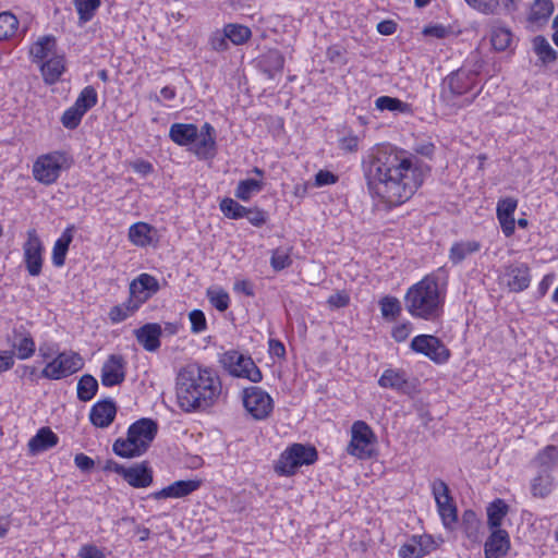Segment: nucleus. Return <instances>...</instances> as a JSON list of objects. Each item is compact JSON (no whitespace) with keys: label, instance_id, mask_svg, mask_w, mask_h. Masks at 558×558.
I'll return each instance as SVG.
<instances>
[{"label":"nucleus","instance_id":"864d4df0","mask_svg":"<svg viewBox=\"0 0 558 558\" xmlns=\"http://www.w3.org/2000/svg\"><path fill=\"white\" fill-rule=\"evenodd\" d=\"M271 267L279 271L290 266L291 258L289 256L288 250L284 248H277L272 252L271 258H270Z\"/></svg>","mask_w":558,"mask_h":558},{"label":"nucleus","instance_id":"412c9836","mask_svg":"<svg viewBox=\"0 0 558 558\" xmlns=\"http://www.w3.org/2000/svg\"><path fill=\"white\" fill-rule=\"evenodd\" d=\"M505 278L510 291L521 292L530 286V268L525 264L511 265L506 268Z\"/></svg>","mask_w":558,"mask_h":558},{"label":"nucleus","instance_id":"69168bd1","mask_svg":"<svg viewBox=\"0 0 558 558\" xmlns=\"http://www.w3.org/2000/svg\"><path fill=\"white\" fill-rule=\"evenodd\" d=\"M336 181L337 177L333 173L326 170H320L315 175V185L317 186L333 184L336 183Z\"/></svg>","mask_w":558,"mask_h":558},{"label":"nucleus","instance_id":"a18cd8bd","mask_svg":"<svg viewBox=\"0 0 558 558\" xmlns=\"http://www.w3.org/2000/svg\"><path fill=\"white\" fill-rule=\"evenodd\" d=\"M229 40L234 45H242L251 37V29L239 24H228L225 26Z\"/></svg>","mask_w":558,"mask_h":558},{"label":"nucleus","instance_id":"f8f14e48","mask_svg":"<svg viewBox=\"0 0 558 558\" xmlns=\"http://www.w3.org/2000/svg\"><path fill=\"white\" fill-rule=\"evenodd\" d=\"M43 243L35 229L27 231V240L23 244L24 262L28 274L37 277L43 266Z\"/></svg>","mask_w":558,"mask_h":558},{"label":"nucleus","instance_id":"e433bc0d","mask_svg":"<svg viewBox=\"0 0 558 558\" xmlns=\"http://www.w3.org/2000/svg\"><path fill=\"white\" fill-rule=\"evenodd\" d=\"M56 40L52 36H44L39 38L29 49V53L34 61H41L48 58L52 52Z\"/></svg>","mask_w":558,"mask_h":558},{"label":"nucleus","instance_id":"9b49d317","mask_svg":"<svg viewBox=\"0 0 558 558\" xmlns=\"http://www.w3.org/2000/svg\"><path fill=\"white\" fill-rule=\"evenodd\" d=\"M411 349L424 354L436 363L446 362L450 357V351L440 340L430 335H420L412 339Z\"/></svg>","mask_w":558,"mask_h":558},{"label":"nucleus","instance_id":"473e14b6","mask_svg":"<svg viewBox=\"0 0 558 558\" xmlns=\"http://www.w3.org/2000/svg\"><path fill=\"white\" fill-rule=\"evenodd\" d=\"M533 463L542 470H548L558 464V447L548 445L541 450L535 458Z\"/></svg>","mask_w":558,"mask_h":558},{"label":"nucleus","instance_id":"f3484780","mask_svg":"<svg viewBox=\"0 0 558 558\" xmlns=\"http://www.w3.org/2000/svg\"><path fill=\"white\" fill-rule=\"evenodd\" d=\"M162 327L157 323H147L134 330L137 342L148 352H155L160 348Z\"/></svg>","mask_w":558,"mask_h":558},{"label":"nucleus","instance_id":"37998d69","mask_svg":"<svg viewBox=\"0 0 558 558\" xmlns=\"http://www.w3.org/2000/svg\"><path fill=\"white\" fill-rule=\"evenodd\" d=\"M480 520L475 512L466 510L462 517L461 529L464 534L471 539L476 541L478 535Z\"/></svg>","mask_w":558,"mask_h":558},{"label":"nucleus","instance_id":"8fccbe9b","mask_svg":"<svg viewBox=\"0 0 558 558\" xmlns=\"http://www.w3.org/2000/svg\"><path fill=\"white\" fill-rule=\"evenodd\" d=\"M220 209L228 218L239 219L244 217L246 207L232 198H225L220 203Z\"/></svg>","mask_w":558,"mask_h":558},{"label":"nucleus","instance_id":"c85d7f7f","mask_svg":"<svg viewBox=\"0 0 558 558\" xmlns=\"http://www.w3.org/2000/svg\"><path fill=\"white\" fill-rule=\"evenodd\" d=\"M57 442V435L49 428L44 427L40 428L33 438H31L28 448L33 453H36L56 446Z\"/></svg>","mask_w":558,"mask_h":558},{"label":"nucleus","instance_id":"bf43d9fd","mask_svg":"<svg viewBox=\"0 0 558 558\" xmlns=\"http://www.w3.org/2000/svg\"><path fill=\"white\" fill-rule=\"evenodd\" d=\"M228 36L226 29L223 32H217L210 37V46L216 51H223L228 49Z\"/></svg>","mask_w":558,"mask_h":558},{"label":"nucleus","instance_id":"6e6552de","mask_svg":"<svg viewBox=\"0 0 558 558\" xmlns=\"http://www.w3.org/2000/svg\"><path fill=\"white\" fill-rule=\"evenodd\" d=\"M84 366V361L76 352H62L49 362L41 375L49 379H61L78 372Z\"/></svg>","mask_w":558,"mask_h":558},{"label":"nucleus","instance_id":"7c9ffc66","mask_svg":"<svg viewBox=\"0 0 558 558\" xmlns=\"http://www.w3.org/2000/svg\"><path fill=\"white\" fill-rule=\"evenodd\" d=\"M554 12L551 0H534L531 5L529 21L532 23L546 22Z\"/></svg>","mask_w":558,"mask_h":558},{"label":"nucleus","instance_id":"3c124183","mask_svg":"<svg viewBox=\"0 0 558 558\" xmlns=\"http://www.w3.org/2000/svg\"><path fill=\"white\" fill-rule=\"evenodd\" d=\"M207 296L213 306L219 312H225L229 306V295L222 289H208Z\"/></svg>","mask_w":558,"mask_h":558},{"label":"nucleus","instance_id":"b1692460","mask_svg":"<svg viewBox=\"0 0 558 558\" xmlns=\"http://www.w3.org/2000/svg\"><path fill=\"white\" fill-rule=\"evenodd\" d=\"M122 477L136 488L148 487L153 483V472L146 463H137L125 468Z\"/></svg>","mask_w":558,"mask_h":558},{"label":"nucleus","instance_id":"20e7f679","mask_svg":"<svg viewBox=\"0 0 558 558\" xmlns=\"http://www.w3.org/2000/svg\"><path fill=\"white\" fill-rule=\"evenodd\" d=\"M158 426L150 418H141L133 423L125 439L119 438L113 444V451L122 458H134L145 453L157 434Z\"/></svg>","mask_w":558,"mask_h":558},{"label":"nucleus","instance_id":"603ef678","mask_svg":"<svg viewBox=\"0 0 558 558\" xmlns=\"http://www.w3.org/2000/svg\"><path fill=\"white\" fill-rule=\"evenodd\" d=\"M13 347L16 350L17 357L25 360L31 357L35 352V342L31 336H23Z\"/></svg>","mask_w":558,"mask_h":558},{"label":"nucleus","instance_id":"13d9d810","mask_svg":"<svg viewBox=\"0 0 558 558\" xmlns=\"http://www.w3.org/2000/svg\"><path fill=\"white\" fill-rule=\"evenodd\" d=\"M477 242H461L456 244V262L462 260L468 254L478 251Z\"/></svg>","mask_w":558,"mask_h":558},{"label":"nucleus","instance_id":"052dcab7","mask_svg":"<svg viewBox=\"0 0 558 558\" xmlns=\"http://www.w3.org/2000/svg\"><path fill=\"white\" fill-rule=\"evenodd\" d=\"M243 218H246L252 225L256 227L262 226L266 221L265 213L255 208H246Z\"/></svg>","mask_w":558,"mask_h":558},{"label":"nucleus","instance_id":"a211bd4d","mask_svg":"<svg viewBox=\"0 0 558 558\" xmlns=\"http://www.w3.org/2000/svg\"><path fill=\"white\" fill-rule=\"evenodd\" d=\"M201 483L202 482L199 480L175 481L169 486L153 493L150 496L156 500L182 498L198 489Z\"/></svg>","mask_w":558,"mask_h":558},{"label":"nucleus","instance_id":"f704fd0d","mask_svg":"<svg viewBox=\"0 0 558 558\" xmlns=\"http://www.w3.org/2000/svg\"><path fill=\"white\" fill-rule=\"evenodd\" d=\"M151 227L145 222H136L130 227L129 239L137 246H146L150 243Z\"/></svg>","mask_w":558,"mask_h":558},{"label":"nucleus","instance_id":"774afa93","mask_svg":"<svg viewBox=\"0 0 558 558\" xmlns=\"http://www.w3.org/2000/svg\"><path fill=\"white\" fill-rule=\"evenodd\" d=\"M75 465L83 472H88L94 468V460L84 453H77L74 458Z\"/></svg>","mask_w":558,"mask_h":558},{"label":"nucleus","instance_id":"423d86ee","mask_svg":"<svg viewBox=\"0 0 558 558\" xmlns=\"http://www.w3.org/2000/svg\"><path fill=\"white\" fill-rule=\"evenodd\" d=\"M316 459L317 452L315 448L294 444L280 454L275 470L280 475H292L299 466L312 464Z\"/></svg>","mask_w":558,"mask_h":558},{"label":"nucleus","instance_id":"cd10ccee","mask_svg":"<svg viewBox=\"0 0 558 558\" xmlns=\"http://www.w3.org/2000/svg\"><path fill=\"white\" fill-rule=\"evenodd\" d=\"M73 231L74 227H68L53 245L52 263L57 267H61L64 265L69 246L73 240Z\"/></svg>","mask_w":558,"mask_h":558},{"label":"nucleus","instance_id":"4c0bfd02","mask_svg":"<svg viewBox=\"0 0 558 558\" xmlns=\"http://www.w3.org/2000/svg\"><path fill=\"white\" fill-rule=\"evenodd\" d=\"M264 187L262 180L246 179L241 180L235 189V196L241 201H248L254 194L260 192Z\"/></svg>","mask_w":558,"mask_h":558},{"label":"nucleus","instance_id":"f03ea898","mask_svg":"<svg viewBox=\"0 0 558 558\" xmlns=\"http://www.w3.org/2000/svg\"><path fill=\"white\" fill-rule=\"evenodd\" d=\"M175 392L178 404L183 411H205L217 402L221 384L210 369L189 364L177 375Z\"/></svg>","mask_w":558,"mask_h":558},{"label":"nucleus","instance_id":"dca6fc26","mask_svg":"<svg viewBox=\"0 0 558 558\" xmlns=\"http://www.w3.org/2000/svg\"><path fill=\"white\" fill-rule=\"evenodd\" d=\"M469 5L484 14H510L518 9L519 0H465Z\"/></svg>","mask_w":558,"mask_h":558},{"label":"nucleus","instance_id":"2f4dec72","mask_svg":"<svg viewBox=\"0 0 558 558\" xmlns=\"http://www.w3.org/2000/svg\"><path fill=\"white\" fill-rule=\"evenodd\" d=\"M507 513L508 505L501 499H496L487 508L488 525L494 530L500 529L501 522Z\"/></svg>","mask_w":558,"mask_h":558},{"label":"nucleus","instance_id":"680f3d73","mask_svg":"<svg viewBox=\"0 0 558 558\" xmlns=\"http://www.w3.org/2000/svg\"><path fill=\"white\" fill-rule=\"evenodd\" d=\"M78 557L81 558H105V554L95 545H83L80 548Z\"/></svg>","mask_w":558,"mask_h":558},{"label":"nucleus","instance_id":"4be33fe9","mask_svg":"<svg viewBox=\"0 0 558 558\" xmlns=\"http://www.w3.org/2000/svg\"><path fill=\"white\" fill-rule=\"evenodd\" d=\"M159 290L158 280L148 274H142L130 284V294L140 301L146 302Z\"/></svg>","mask_w":558,"mask_h":558},{"label":"nucleus","instance_id":"1a4fd4ad","mask_svg":"<svg viewBox=\"0 0 558 558\" xmlns=\"http://www.w3.org/2000/svg\"><path fill=\"white\" fill-rule=\"evenodd\" d=\"M375 435L363 421H356L351 427V440L347 447L349 454L359 459H367L373 453Z\"/></svg>","mask_w":558,"mask_h":558},{"label":"nucleus","instance_id":"7ed1b4c3","mask_svg":"<svg viewBox=\"0 0 558 558\" xmlns=\"http://www.w3.org/2000/svg\"><path fill=\"white\" fill-rule=\"evenodd\" d=\"M441 298L437 281L426 276L413 284L404 296L408 312L415 317L433 319L438 315Z\"/></svg>","mask_w":558,"mask_h":558},{"label":"nucleus","instance_id":"79ce46f5","mask_svg":"<svg viewBox=\"0 0 558 558\" xmlns=\"http://www.w3.org/2000/svg\"><path fill=\"white\" fill-rule=\"evenodd\" d=\"M75 9L81 23H86L93 19L96 10L100 5V0H74Z\"/></svg>","mask_w":558,"mask_h":558},{"label":"nucleus","instance_id":"0e129e2a","mask_svg":"<svg viewBox=\"0 0 558 558\" xmlns=\"http://www.w3.org/2000/svg\"><path fill=\"white\" fill-rule=\"evenodd\" d=\"M359 146V137L356 135L350 134L348 136H343L339 140V147L349 153H353L357 150Z\"/></svg>","mask_w":558,"mask_h":558},{"label":"nucleus","instance_id":"c9c22d12","mask_svg":"<svg viewBox=\"0 0 558 558\" xmlns=\"http://www.w3.org/2000/svg\"><path fill=\"white\" fill-rule=\"evenodd\" d=\"M533 48L543 63H551L557 59V51L550 46L548 40L538 35L533 39Z\"/></svg>","mask_w":558,"mask_h":558},{"label":"nucleus","instance_id":"2eb2a0df","mask_svg":"<svg viewBox=\"0 0 558 558\" xmlns=\"http://www.w3.org/2000/svg\"><path fill=\"white\" fill-rule=\"evenodd\" d=\"M125 378L124 360L121 355L112 354L101 368V384L106 387L120 385Z\"/></svg>","mask_w":558,"mask_h":558},{"label":"nucleus","instance_id":"a19ab883","mask_svg":"<svg viewBox=\"0 0 558 558\" xmlns=\"http://www.w3.org/2000/svg\"><path fill=\"white\" fill-rule=\"evenodd\" d=\"M98 388L97 380L92 375H83L77 383V397L82 401H89Z\"/></svg>","mask_w":558,"mask_h":558},{"label":"nucleus","instance_id":"393cba45","mask_svg":"<svg viewBox=\"0 0 558 558\" xmlns=\"http://www.w3.org/2000/svg\"><path fill=\"white\" fill-rule=\"evenodd\" d=\"M169 137L179 146H187L198 137V129L192 123H173L169 130Z\"/></svg>","mask_w":558,"mask_h":558},{"label":"nucleus","instance_id":"c756f323","mask_svg":"<svg viewBox=\"0 0 558 558\" xmlns=\"http://www.w3.org/2000/svg\"><path fill=\"white\" fill-rule=\"evenodd\" d=\"M44 80L48 84L56 83L64 71V60L62 57L56 56L47 60L40 65Z\"/></svg>","mask_w":558,"mask_h":558},{"label":"nucleus","instance_id":"4468645a","mask_svg":"<svg viewBox=\"0 0 558 558\" xmlns=\"http://www.w3.org/2000/svg\"><path fill=\"white\" fill-rule=\"evenodd\" d=\"M378 385L383 388H390L407 395L415 390V385L403 371L392 368H388L381 374Z\"/></svg>","mask_w":558,"mask_h":558},{"label":"nucleus","instance_id":"a878e982","mask_svg":"<svg viewBox=\"0 0 558 558\" xmlns=\"http://www.w3.org/2000/svg\"><path fill=\"white\" fill-rule=\"evenodd\" d=\"M531 494L535 498L548 497L555 486V478L548 470H541L537 475L531 480Z\"/></svg>","mask_w":558,"mask_h":558},{"label":"nucleus","instance_id":"4d7b16f0","mask_svg":"<svg viewBox=\"0 0 558 558\" xmlns=\"http://www.w3.org/2000/svg\"><path fill=\"white\" fill-rule=\"evenodd\" d=\"M189 319L191 322V330L194 333H199L204 331L207 327L206 317L201 310H193L189 314Z\"/></svg>","mask_w":558,"mask_h":558},{"label":"nucleus","instance_id":"f257e3e1","mask_svg":"<svg viewBox=\"0 0 558 558\" xmlns=\"http://www.w3.org/2000/svg\"><path fill=\"white\" fill-rule=\"evenodd\" d=\"M371 193L389 206L409 201L423 183V170L412 158L393 151H378L366 169Z\"/></svg>","mask_w":558,"mask_h":558},{"label":"nucleus","instance_id":"72a5a7b5","mask_svg":"<svg viewBox=\"0 0 558 558\" xmlns=\"http://www.w3.org/2000/svg\"><path fill=\"white\" fill-rule=\"evenodd\" d=\"M263 71L271 78L275 73L281 72L284 58L278 50H269L260 61Z\"/></svg>","mask_w":558,"mask_h":558},{"label":"nucleus","instance_id":"e2e57ef3","mask_svg":"<svg viewBox=\"0 0 558 558\" xmlns=\"http://www.w3.org/2000/svg\"><path fill=\"white\" fill-rule=\"evenodd\" d=\"M411 331V324L402 323L392 329V338L398 342H402L410 336Z\"/></svg>","mask_w":558,"mask_h":558},{"label":"nucleus","instance_id":"58836bf2","mask_svg":"<svg viewBox=\"0 0 558 558\" xmlns=\"http://www.w3.org/2000/svg\"><path fill=\"white\" fill-rule=\"evenodd\" d=\"M195 142L196 143L193 151L198 158L206 159L214 156L216 145L214 135L199 132Z\"/></svg>","mask_w":558,"mask_h":558},{"label":"nucleus","instance_id":"9d476101","mask_svg":"<svg viewBox=\"0 0 558 558\" xmlns=\"http://www.w3.org/2000/svg\"><path fill=\"white\" fill-rule=\"evenodd\" d=\"M243 405L254 420H264L274 409L271 397L259 387H248L243 390Z\"/></svg>","mask_w":558,"mask_h":558},{"label":"nucleus","instance_id":"aec40b11","mask_svg":"<svg viewBox=\"0 0 558 558\" xmlns=\"http://www.w3.org/2000/svg\"><path fill=\"white\" fill-rule=\"evenodd\" d=\"M517 206L518 201L513 197H506L499 199L497 203V218L506 236H510L514 232L515 220L513 218V214L517 209Z\"/></svg>","mask_w":558,"mask_h":558},{"label":"nucleus","instance_id":"c03bdc74","mask_svg":"<svg viewBox=\"0 0 558 558\" xmlns=\"http://www.w3.org/2000/svg\"><path fill=\"white\" fill-rule=\"evenodd\" d=\"M375 106L378 110H389V111H399V112H408L410 110V106L407 102L401 101L398 98H392L389 96L378 97L375 101Z\"/></svg>","mask_w":558,"mask_h":558},{"label":"nucleus","instance_id":"6ab92c4d","mask_svg":"<svg viewBox=\"0 0 558 558\" xmlns=\"http://www.w3.org/2000/svg\"><path fill=\"white\" fill-rule=\"evenodd\" d=\"M485 558H501L510 549V538L506 530L497 529L492 532L484 545Z\"/></svg>","mask_w":558,"mask_h":558},{"label":"nucleus","instance_id":"338daca9","mask_svg":"<svg viewBox=\"0 0 558 558\" xmlns=\"http://www.w3.org/2000/svg\"><path fill=\"white\" fill-rule=\"evenodd\" d=\"M130 316V310L123 307L121 304L116 305L110 310L109 317L113 323H120Z\"/></svg>","mask_w":558,"mask_h":558},{"label":"nucleus","instance_id":"5701e85b","mask_svg":"<svg viewBox=\"0 0 558 558\" xmlns=\"http://www.w3.org/2000/svg\"><path fill=\"white\" fill-rule=\"evenodd\" d=\"M116 413V404L111 400H102L94 404L89 418L96 427L105 428L113 422Z\"/></svg>","mask_w":558,"mask_h":558},{"label":"nucleus","instance_id":"49530a36","mask_svg":"<svg viewBox=\"0 0 558 558\" xmlns=\"http://www.w3.org/2000/svg\"><path fill=\"white\" fill-rule=\"evenodd\" d=\"M19 21L10 12L0 13V40L13 36L17 29Z\"/></svg>","mask_w":558,"mask_h":558},{"label":"nucleus","instance_id":"6e6d98bb","mask_svg":"<svg viewBox=\"0 0 558 558\" xmlns=\"http://www.w3.org/2000/svg\"><path fill=\"white\" fill-rule=\"evenodd\" d=\"M440 99L448 106L453 100V73L448 74L440 84Z\"/></svg>","mask_w":558,"mask_h":558},{"label":"nucleus","instance_id":"de8ad7c7","mask_svg":"<svg viewBox=\"0 0 558 558\" xmlns=\"http://www.w3.org/2000/svg\"><path fill=\"white\" fill-rule=\"evenodd\" d=\"M381 315L386 319H395L401 312V305L397 298L385 296L380 300Z\"/></svg>","mask_w":558,"mask_h":558},{"label":"nucleus","instance_id":"39448f33","mask_svg":"<svg viewBox=\"0 0 558 558\" xmlns=\"http://www.w3.org/2000/svg\"><path fill=\"white\" fill-rule=\"evenodd\" d=\"M70 167L69 157L61 151L41 155L33 166L34 178L43 184L49 185L57 181L61 171Z\"/></svg>","mask_w":558,"mask_h":558},{"label":"nucleus","instance_id":"ea45409f","mask_svg":"<svg viewBox=\"0 0 558 558\" xmlns=\"http://www.w3.org/2000/svg\"><path fill=\"white\" fill-rule=\"evenodd\" d=\"M512 34L509 28L495 25L492 29L490 41L494 49L498 51L506 50L511 43Z\"/></svg>","mask_w":558,"mask_h":558},{"label":"nucleus","instance_id":"ddd939ff","mask_svg":"<svg viewBox=\"0 0 558 558\" xmlns=\"http://www.w3.org/2000/svg\"><path fill=\"white\" fill-rule=\"evenodd\" d=\"M433 494L442 524L451 531L453 526V504L450 489L446 483L436 480L433 483Z\"/></svg>","mask_w":558,"mask_h":558},{"label":"nucleus","instance_id":"bb28decb","mask_svg":"<svg viewBox=\"0 0 558 558\" xmlns=\"http://www.w3.org/2000/svg\"><path fill=\"white\" fill-rule=\"evenodd\" d=\"M429 547L430 538L428 536L414 537L400 547L399 556L402 558H421L429 553Z\"/></svg>","mask_w":558,"mask_h":558},{"label":"nucleus","instance_id":"09e8293b","mask_svg":"<svg viewBox=\"0 0 558 558\" xmlns=\"http://www.w3.org/2000/svg\"><path fill=\"white\" fill-rule=\"evenodd\" d=\"M97 102V93L92 86L85 87L78 98L76 99L74 106L81 109L84 113L94 107Z\"/></svg>","mask_w":558,"mask_h":558},{"label":"nucleus","instance_id":"5fc2aeb1","mask_svg":"<svg viewBox=\"0 0 558 558\" xmlns=\"http://www.w3.org/2000/svg\"><path fill=\"white\" fill-rule=\"evenodd\" d=\"M83 116L84 112L77 107L73 106L63 113L61 121L66 129L72 130L80 124Z\"/></svg>","mask_w":558,"mask_h":558},{"label":"nucleus","instance_id":"0eeeda50","mask_svg":"<svg viewBox=\"0 0 558 558\" xmlns=\"http://www.w3.org/2000/svg\"><path fill=\"white\" fill-rule=\"evenodd\" d=\"M223 367L235 377L246 378L252 383H259L263 378L260 369L254 361L239 351H228L221 357Z\"/></svg>","mask_w":558,"mask_h":558}]
</instances>
